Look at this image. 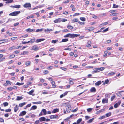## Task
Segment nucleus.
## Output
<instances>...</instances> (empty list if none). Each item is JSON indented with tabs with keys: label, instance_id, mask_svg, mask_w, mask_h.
<instances>
[{
	"label": "nucleus",
	"instance_id": "9",
	"mask_svg": "<svg viewBox=\"0 0 124 124\" xmlns=\"http://www.w3.org/2000/svg\"><path fill=\"white\" fill-rule=\"evenodd\" d=\"M26 113V112L25 111H23L21 113H20L19 115V116H21L25 115Z\"/></svg>",
	"mask_w": 124,
	"mask_h": 124
},
{
	"label": "nucleus",
	"instance_id": "15",
	"mask_svg": "<svg viewBox=\"0 0 124 124\" xmlns=\"http://www.w3.org/2000/svg\"><path fill=\"white\" fill-rule=\"evenodd\" d=\"M45 39H37L35 41V42L37 43L41 41H44Z\"/></svg>",
	"mask_w": 124,
	"mask_h": 124
},
{
	"label": "nucleus",
	"instance_id": "54",
	"mask_svg": "<svg viewBox=\"0 0 124 124\" xmlns=\"http://www.w3.org/2000/svg\"><path fill=\"white\" fill-rule=\"evenodd\" d=\"M115 95H114L111 97V101H112V100L115 98Z\"/></svg>",
	"mask_w": 124,
	"mask_h": 124
},
{
	"label": "nucleus",
	"instance_id": "35",
	"mask_svg": "<svg viewBox=\"0 0 124 124\" xmlns=\"http://www.w3.org/2000/svg\"><path fill=\"white\" fill-rule=\"evenodd\" d=\"M28 53V52L27 51H24L23 53H21L20 54L21 55H23L27 54Z\"/></svg>",
	"mask_w": 124,
	"mask_h": 124
},
{
	"label": "nucleus",
	"instance_id": "4",
	"mask_svg": "<svg viewBox=\"0 0 124 124\" xmlns=\"http://www.w3.org/2000/svg\"><path fill=\"white\" fill-rule=\"evenodd\" d=\"M23 6L25 8H31V5L30 3H26L23 5Z\"/></svg>",
	"mask_w": 124,
	"mask_h": 124
},
{
	"label": "nucleus",
	"instance_id": "39",
	"mask_svg": "<svg viewBox=\"0 0 124 124\" xmlns=\"http://www.w3.org/2000/svg\"><path fill=\"white\" fill-rule=\"evenodd\" d=\"M35 41V38L31 39L30 40V43H33Z\"/></svg>",
	"mask_w": 124,
	"mask_h": 124
},
{
	"label": "nucleus",
	"instance_id": "13",
	"mask_svg": "<svg viewBox=\"0 0 124 124\" xmlns=\"http://www.w3.org/2000/svg\"><path fill=\"white\" fill-rule=\"evenodd\" d=\"M108 102L107 99H103L102 100V103H107Z\"/></svg>",
	"mask_w": 124,
	"mask_h": 124
},
{
	"label": "nucleus",
	"instance_id": "6",
	"mask_svg": "<svg viewBox=\"0 0 124 124\" xmlns=\"http://www.w3.org/2000/svg\"><path fill=\"white\" fill-rule=\"evenodd\" d=\"M32 49L35 51H36L39 50V48L36 45H34L32 47Z\"/></svg>",
	"mask_w": 124,
	"mask_h": 124
},
{
	"label": "nucleus",
	"instance_id": "61",
	"mask_svg": "<svg viewBox=\"0 0 124 124\" xmlns=\"http://www.w3.org/2000/svg\"><path fill=\"white\" fill-rule=\"evenodd\" d=\"M62 70H64V71H66V70H67V69L65 68H64V67H60V68Z\"/></svg>",
	"mask_w": 124,
	"mask_h": 124
},
{
	"label": "nucleus",
	"instance_id": "49",
	"mask_svg": "<svg viewBox=\"0 0 124 124\" xmlns=\"http://www.w3.org/2000/svg\"><path fill=\"white\" fill-rule=\"evenodd\" d=\"M105 116L104 115L102 116H101L99 118V119H102L105 118Z\"/></svg>",
	"mask_w": 124,
	"mask_h": 124
},
{
	"label": "nucleus",
	"instance_id": "17",
	"mask_svg": "<svg viewBox=\"0 0 124 124\" xmlns=\"http://www.w3.org/2000/svg\"><path fill=\"white\" fill-rule=\"evenodd\" d=\"M35 29H31L30 28H28L26 30V31L27 32H31L33 31H34Z\"/></svg>",
	"mask_w": 124,
	"mask_h": 124
},
{
	"label": "nucleus",
	"instance_id": "20",
	"mask_svg": "<svg viewBox=\"0 0 124 124\" xmlns=\"http://www.w3.org/2000/svg\"><path fill=\"white\" fill-rule=\"evenodd\" d=\"M4 1H7L5 2L6 4L11 3L13 2V0H4Z\"/></svg>",
	"mask_w": 124,
	"mask_h": 124
},
{
	"label": "nucleus",
	"instance_id": "51",
	"mask_svg": "<svg viewBox=\"0 0 124 124\" xmlns=\"http://www.w3.org/2000/svg\"><path fill=\"white\" fill-rule=\"evenodd\" d=\"M108 28H107L105 29L103 31H102V32H106L107 31H108Z\"/></svg>",
	"mask_w": 124,
	"mask_h": 124
},
{
	"label": "nucleus",
	"instance_id": "56",
	"mask_svg": "<svg viewBox=\"0 0 124 124\" xmlns=\"http://www.w3.org/2000/svg\"><path fill=\"white\" fill-rule=\"evenodd\" d=\"M116 94L117 95L119 96H120L121 95V93L120 92L117 93Z\"/></svg>",
	"mask_w": 124,
	"mask_h": 124
},
{
	"label": "nucleus",
	"instance_id": "8",
	"mask_svg": "<svg viewBox=\"0 0 124 124\" xmlns=\"http://www.w3.org/2000/svg\"><path fill=\"white\" fill-rule=\"evenodd\" d=\"M90 91V92L94 93L96 91V89L94 87H92L91 88Z\"/></svg>",
	"mask_w": 124,
	"mask_h": 124
},
{
	"label": "nucleus",
	"instance_id": "1",
	"mask_svg": "<svg viewBox=\"0 0 124 124\" xmlns=\"http://www.w3.org/2000/svg\"><path fill=\"white\" fill-rule=\"evenodd\" d=\"M80 36L79 35L76 34H74L68 33L64 36L65 38L69 37L70 38H73L75 37H77Z\"/></svg>",
	"mask_w": 124,
	"mask_h": 124
},
{
	"label": "nucleus",
	"instance_id": "43",
	"mask_svg": "<svg viewBox=\"0 0 124 124\" xmlns=\"http://www.w3.org/2000/svg\"><path fill=\"white\" fill-rule=\"evenodd\" d=\"M30 63H31L29 61H27L25 63V65L26 66H28L30 64Z\"/></svg>",
	"mask_w": 124,
	"mask_h": 124
},
{
	"label": "nucleus",
	"instance_id": "7",
	"mask_svg": "<svg viewBox=\"0 0 124 124\" xmlns=\"http://www.w3.org/2000/svg\"><path fill=\"white\" fill-rule=\"evenodd\" d=\"M91 41H88L87 43V44L86 45L87 47L88 48H91Z\"/></svg>",
	"mask_w": 124,
	"mask_h": 124
},
{
	"label": "nucleus",
	"instance_id": "31",
	"mask_svg": "<svg viewBox=\"0 0 124 124\" xmlns=\"http://www.w3.org/2000/svg\"><path fill=\"white\" fill-rule=\"evenodd\" d=\"M73 22H78L79 21L78 19V18H74L72 20Z\"/></svg>",
	"mask_w": 124,
	"mask_h": 124
},
{
	"label": "nucleus",
	"instance_id": "42",
	"mask_svg": "<svg viewBox=\"0 0 124 124\" xmlns=\"http://www.w3.org/2000/svg\"><path fill=\"white\" fill-rule=\"evenodd\" d=\"M24 83H19V82H17V83L16 84V85H22L24 84Z\"/></svg>",
	"mask_w": 124,
	"mask_h": 124
},
{
	"label": "nucleus",
	"instance_id": "40",
	"mask_svg": "<svg viewBox=\"0 0 124 124\" xmlns=\"http://www.w3.org/2000/svg\"><path fill=\"white\" fill-rule=\"evenodd\" d=\"M82 119L81 118H80L79 119L77 122V123L78 124L80 123V122L82 121Z\"/></svg>",
	"mask_w": 124,
	"mask_h": 124
},
{
	"label": "nucleus",
	"instance_id": "32",
	"mask_svg": "<svg viewBox=\"0 0 124 124\" xmlns=\"http://www.w3.org/2000/svg\"><path fill=\"white\" fill-rule=\"evenodd\" d=\"M34 92V90H32L29 92L28 93L29 95H31Z\"/></svg>",
	"mask_w": 124,
	"mask_h": 124
},
{
	"label": "nucleus",
	"instance_id": "10",
	"mask_svg": "<svg viewBox=\"0 0 124 124\" xmlns=\"http://www.w3.org/2000/svg\"><path fill=\"white\" fill-rule=\"evenodd\" d=\"M10 6L11 7L16 8H20L21 7V6L20 5H16L14 6Z\"/></svg>",
	"mask_w": 124,
	"mask_h": 124
},
{
	"label": "nucleus",
	"instance_id": "5",
	"mask_svg": "<svg viewBox=\"0 0 124 124\" xmlns=\"http://www.w3.org/2000/svg\"><path fill=\"white\" fill-rule=\"evenodd\" d=\"M95 28L94 27H89L88 28L86 29V31H91L94 30Z\"/></svg>",
	"mask_w": 124,
	"mask_h": 124
},
{
	"label": "nucleus",
	"instance_id": "53",
	"mask_svg": "<svg viewBox=\"0 0 124 124\" xmlns=\"http://www.w3.org/2000/svg\"><path fill=\"white\" fill-rule=\"evenodd\" d=\"M58 41V40H53L51 42L52 43L55 44L56 43V42H57Z\"/></svg>",
	"mask_w": 124,
	"mask_h": 124
},
{
	"label": "nucleus",
	"instance_id": "25",
	"mask_svg": "<svg viewBox=\"0 0 124 124\" xmlns=\"http://www.w3.org/2000/svg\"><path fill=\"white\" fill-rule=\"evenodd\" d=\"M55 82L54 81H52L51 82V84H52V88H54L56 87V85H55Z\"/></svg>",
	"mask_w": 124,
	"mask_h": 124
},
{
	"label": "nucleus",
	"instance_id": "19",
	"mask_svg": "<svg viewBox=\"0 0 124 124\" xmlns=\"http://www.w3.org/2000/svg\"><path fill=\"white\" fill-rule=\"evenodd\" d=\"M45 30V32H48L50 31H53V30L51 29H44Z\"/></svg>",
	"mask_w": 124,
	"mask_h": 124
},
{
	"label": "nucleus",
	"instance_id": "30",
	"mask_svg": "<svg viewBox=\"0 0 124 124\" xmlns=\"http://www.w3.org/2000/svg\"><path fill=\"white\" fill-rule=\"evenodd\" d=\"M17 99H16V100H20L22 99L23 98L22 96H17Z\"/></svg>",
	"mask_w": 124,
	"mask_h": 124
},
{
	"label": "nucleus",
	"instance_id": "24",
	"mask_svg": "<svg viewBox=\"0 0 124 124\" xmlns=\"http://www.w3.org/2000/svg\"><path fill=\"white\" fill-rule=\"evenodd\" d=\"M116 73V72H115L110 73L108 74V75L109 76H111L112 75H114V74H115Z\"/></svg>",
	"mask_w": 124,
	"mask_h": 124
},
{
	"label": "nucleus",
	"instance_id": "11",
	"mask_svg": "<svg viewBox=\"0 0 124 124\" xmlns=\"http://www.w3.org/2000/svg\"><path fill=\"white\" fill-rule=\"evenodd\" d=\"M18 110V106L17 105H16L15 107L14 108V111L15 112H16L17 110Z\"/></svg>",
	"mask_w": 124,
	"mask_h": 124
},
{
	"label": "nucleus",
	"instance_id": "16",
	"mask_svg": "<svg viewBox=\"0 0 124 124\" xmlns=\"http://www.w3.org/2000/svg\"><path fill=\"white\" fill-rule=\"evenodd\" d=\"M59 109L58 108H56L53 109L52 112V113H55L59 112Z\"/></svg>",
	"mask_w": 124,
	"mask_h": 124
},
{
	"label": "nucleus",
	"instance_id": "18",
	"mask_svg": "<svg viewBox=\"0 0 124 124\" xmlns=\"http://www.w3.org/2000/svg\"><path fill=\"white\" fill-rule=\"evenodd\" d=\"M46 118L44 117H40L39 118V120L40 122H42L45 121Z\"/></svg>",
	"mask_w": 124,
	"mask_h": 124
},
{
	"label": "nucleus",
	"instance_id": "26",
	"mask_svg": "<svg viewBox=\"0 0 124 124\" xmlns=\"http://www.w3.org/2000/svg\"><path fill=\"white\" fill-rule=\"evenodd\" d=\"M68 39L67 38V39H63L61 42H66L67 41H68Z\"/></svg>",
	"mask_w": 124,
	"mask_h": 124
},
{
	"label": "nucleus",
	"instance_id": "57",
	"mask_svg": "<svg viewBox=\"0 0 124 124\" xmlns=\"http://www.w3.org/2000/svg\"><path fill=\"white\" fill-rule=\"evenodd\" d=\"M119 106L117 104V103H116L114 105V107L115 108H117Z\"/></svg>",
	"mask_w": 124,
	"mask_h": 124
},
{
	"label": "nucleus",
	"instance_id": "37",
	"mask_svg": "<svg viewBox=\"0 0 124 124\" xmlns=\"http://www.w3.org/2000/svg\"><path fill=\"white\" fill-rule=\"evenodd\" d=\"M16 49V47L15 46H13L12 47H10L9 48V50H12L13 49Z\"/></svg>",
	"mask_w": 124,
	"mask_h": 124
},
{
	"label": "nucleus",
	"instance_id": "47",
	"mask_svg": "<svg viewBox=\"0 0 124 124\" xmlns=\"http://www.w3.org/2000/svg\"><path fill=\"white\" fill-rule=\"evenodd\" d=\"M12 19L11 18H9L8 19V21L6 22V23H7L9 22H11L12 21Z\"/></svg>",
	"mask_w": 124,
	"mask_h": 124
},
{
	"label": "nucleus",
	"instance_id": "60",
	"mask_svg": "<svg viewBox=\"0 0 124 124\" xmlns=\"http://www.w3.org/2000/svg\"><path fill=\"white\" fill-rule=\"evenodd\" d=\"M7 89L8 90L12 91L13 89L12 87H10L7 88Z\"/></svg>",
	"mask_w": 124,
	"mask_h": 124
},
{
	"label": "nucleus",
	"instance_id": "3",
	"mask_svg": "<svg viewBox=\"0 0 124 124\" xmlns=\"http://www.w3.org/2000/svg\"><path fill=\"white\" fill-rule=\"evenodd\" d=\"M66 111L68 112H69L71 109V108L70 105L69 103L66 106Z\"/></svg>",
	"mask_w": 124,
	"mask_h": 124
},
{
	"label": "nucleus",
	"instance_id": "44",
	"mask_svg": "<svg viewBox=\"0 0 124 124\" xmlns=\"http://www.w3.org/2000/svg\"><path fill=\"white\" fill-rule=\"evenodd\" d=\"M118 6H119L117 5L113 4V8H118Z\"/></svg>",
	"mask_w": 124,
	"mask_h": 124
},
{
	"label": "nucleus",
	"instance_id": "14",
	"mask_svg": "<svg viewBox=\"0 0 124 124\" xmlns=\"http://www.w3.org/2000/svg\"><path fill=\"white\" fill-rule=\"evenodd\" d=\"M54 22L56 23H60L61 22V18L57 19L53 21Z\"/></svg>",
	"mask_w": 124,
	"mask_h": 124
},
{
	"label": "nucleus",
	"instance_id": "36",
	"mask_svg": "<svg viewBox=\"0 0 124 124\" xmlns=\"http://www.w3.org/2000/svg\"><path fill=\"white\" fill-rule=\"evenodd\" d=\"M67 28L70 30L72 29H73V26L70 25H69L67 26Z\"/></svg>",
	"mask_w": 124,
	"mask_h": 124
},
{
	"label": "nucleus",
	"instance_id": "52",
	"mask_svg": "<svg viewBox=\"0 0 124 124\" xmlns=\"http://www.w3.org/2000/svg\"><path fill=\"white\" fill-rule=\"evenodd\" d=\"M80 19L82 21H85V18L84 17H80Z\"/></svg>",
	"mask_w": 124,
	"mask_h": 124
},
{
	"label": "nucleus",
	"instance_id": "55",
	"mask_svg": "<svg viewBox=\"0 0 124 124\" xmlns=\"http://www.w3.org/2000/svg\"><path fill=\"white\" fill-rule=\"evenodd\" d=\"M17 37H13L11 38V39L12 40H14L16 39Z\"/></svg>",
	"mask_w": 124,
	"mask_h": 124
},
{
	"label": "nucleus",
	"instance_id": "38",
	"mask_svg": "<svg viewBox=\"0 0 124 124\" xmlns=\"http://www.w3.org/2000/svg\"><path fill=\"white\" fill-rule=\"evenodd\" d=\"M32 103L33 104H41L42 102L41 101H38L37 102H32Z\"/></svg>",
	"mask_w": 124,
	"mask_h": 124
},
{
	"label": "nucleus",
	"instance_id": "62",
	"mask_svg": "<svg viewBox=\"0 0 124 124\" xmlns=\"http://www.w3.org/2000/svg\"><path fill=\"white\" fill-rule=\"evenodd\" d=\"M99 72V71L98 70H94L92 71V73L93 74H94V73H96Z\"/></svg>",
	"mask_w": 124,
	"mask_h": 124
},
{
	"label": "nucleus",
	"instance_id": "23",
	"mask_svg": "<svg viewBox=\"0 0 124 124\" xmlns=\"http://www.w3.org/2000/svg\"><path fill=\"white\" fill-rule=\"evenodd\" d=\"M94 118H93L92 119H90L89 120L87 121V123H92L93 121L94 120Z\"/></svg>",
	"mask_w": 124,
	"mask_h": 124
},
{
	"label": "nucleus",
	"instance_id": "58",
	"mask_svg": "<svg viewBox=\"0 0 124 124\" xmlns=\"http://www.w3.org/2000/svg\"><path fill=\"white\" fill-rule=\"evenodd\" d=\"M78 110V108H76V109H75L73 110H72V112H76V111H77Z\"/></svg>",
	"mask_w": 124,
	"mask_h": 124
},
{
	"label": "nucleus",
	"instance_id": "21",
	"mask_svg": "<svg viewBox=\"0 0 124 124\" xmlns=\"http://www.w3.org/2000/svg\"><path fill=\"white\" fill-rule=\"evenodd\" d=\"M104 67H101L100 68H96L95 69L98 70L100 71H102L104 70Z\"/></svg>",
	"mask_w": 124,
	"mask_h": 124
},
{
	"label": "nucleus",
	"instance_id": "2",
	"mask_svg": "<svg viewBox=\"0 0 124 124\" xmlns=\"http://www.w3.org/2000/svg\"><path fill=\"white\" fill-rule=\"evenodd\" d=\"M20 13V11H14L10 13L9 15L12 16H16L18 15Z\"/></svg>",
	"mask_w": 124,
	"mask_h": 124
},
{
	"label": "nucleus",
	"instance_id": "27",
	"mask_svg": "<svg viewBox=\"0 0 124 124\" xmlns=\"http://www.w3.org/2000/svg\"><path fill=\"white\" fill-rule=\"evenodd\" d=\"M42 111L43 112V114L44 115H46L47 114V111L45 109H43L42 110Z\"/></svg>",
	"mask_w": 124,
	"mask_h": 124
},
{
	"label": "nucleus",
	"instance_id": "59",
	"mask_svg": "<svg viewBox=\"0 0 124 124\" xmlns=\"http://www.w3.org/2000/svg\"><path fill=\"white\" fill-rule=\"evenodd\" d=\"M11 110L10 109H8L5 110V111L6 112H10L11 111Z\"/></svg>",
	"mask_w": 124,
	"mask_h": 124
},
{
	"label": "nucleus",
	"instance_id": "45",
	"mask_svg": "<svg viewBox=\"0 0 124 124\" xmlns=\"http://www.w3.org/2000/svg\"><path fill=\"white\" fill-rule=\"evenodd\" d=\"M67 21V19H66L62 18V19H61V22L62 21V22H65Z\"/></svg>",
	"mask_w": 124,
	"mask_h": 124
},
{
	"label": "nucleus",
	"instance_id": "28",
	"mask_svg": "<svg viewBox=\"0 0 124 124\" xmlns=\"http://www.w3.org/2000/svg\"><path fill=\"white\" fill-rule=\"evenodd\" d=\"M26 104V103L25 102H23L22 103H20L19 104V106L20 107H22L25 105Z\"/></svg>",
	"mask_w": 124,
	"mask_h": 124
},
{
	"label": "nucleus",
	"instance_id": "48",
	"mask_svg": "<svg viewBox=\"0 0 124 124\" xmlns=\"http://www.w3.org/2000/svg\"><path fill=\"white\" fill-rule=\"evenodd\" d=\"M4 106L5 107L7 106L8 105V103L7 102H5L3 103Z\"/></svg>",
	"mask_w": 124,
	"mask_h": 124
},
{
	"label": "nucleus",
	"instance_id": "22",
	"mask_svg": "<svg viewBox=\"0 0 124 124\" xmlns=\"http://www.w3.org/2000/svg\"><path fill=\"white\" fill-rule=\"evenodd\" d=\"M101 81H99L95 83V84L96 85L98 86L99 85L101 84Z\"/></svg>",
	"mask_w": 124,
	"mask_h": 124
},
{
	"label": "nucleus",
	"instance_id": "63",
	"mask_svg": "<svg viewBox=\"0 0 124 124\" xmlns=\"http://www.w3.org/2000/svg\"><path fill=\"white\" fill-rule=\"evenodd\" d=\"M69 83L71 84H74V82L72 80H70Z\"/></svg>",
	"mask_w": 124,
	"mask_h": 124
},
{
	"label": "nucleus",
	"instance_id": "12",
	"mask_svg": "<svg viewBox=\"0 0 124 124\" xmlns=\"http://www.w3.org/2000/svg\"><path fill=\"white\" fill-rule=\"evenodd\" d=\"M50 118L51 119L53 118H56L58 117L57 115H51L50 116Z\"/></svg>",
	"mask_w": 124,
	"mask_h": 124
},
{
	"label": "nucleus",
	"instance_id": "29",
	"mask_svg": "<svg viewBox=\"0 0 124 124\" xmlns=\"http://www.w3.org/2000/svg\"><path fill=\"white\" fill-rule=\"evenodd\" d=\"M37 108V107L36 106L34 105L32 107L31 109H30V110H35Z\"/></svg>",
	"mask_w": 124,
	"mask_h": 124
},
{
	"label": "nucleus",
	"instance_id": "41",
	"mask_svg": "<svg viewBox=\"0 0 124 124\" xmlns=\"http://www.w3.org/2000/svg\"><path fill=\"white\" fill-rule=\"evenodd\" d=\"M6 83L7 84V85H10L11 84L10 82L9 81H6Z\"/></svg>",
	"mask_w": 124,
	"mask_h": 124
},
{
	"label": "nucleus",
	"instance_id": "64",
	"mask_svg": "<svg viewBox=\"0 0 124 124\" xmlns=\"http://www.w3.org/2000/svg\"><path fill=\"white\" fill-rule=\"evenodd\" d=\"M19 23L18 22H17L16 23H15L14 24V26H16L18 25L19 24Z\"/></svg>",
	"mask_w": 124,
	"mask_h": 124
},
{
	"label": "nucleus",
	"instance_id": "33",
	"mask_svg": "<svg viewBox=\"0 0 124 124\" xmlns=\"http://www.w3.org/2000/svg\"><path fill=\"white\" fill-rule=\"evenodd\" d=\"M111 115V112H109L108 113H107L106 114V116L107 117H109Z\"/></svg>",
	"mask_w": 124,
	"mask_h": 124
},
{
	"label": "nucleus",
	"instance_id": "34",
	"mask_svg": "<svg viewBox=\"0 0 124 124\" xmlns=\"http://www.w3.org/2000/svg\"><path fill=\"white\" fill-rule=\"evenodd\" d=\"M44 29L42 28L40 29H37L36 31V32H37L40 31H41Z\"/></svg>",
	"mask_w": 124,
	"mask_h": 124
},
{
	"label": "nucleus",
	"instance_id": "50",
	"mask_svg": "<svg viewBox=\"0 0 124 124\" xmlns=\"http://www.w3.org/2000/svg\"><path fill=\"white\" fill-rule=\"evenodd\" d=\"M92 109V108H89L87 109V111L88 112H91Z\"/></svg>",
	"mask_w": 124,
	"mask_h": 124
},
{
	"label": "nucleus",
	"instance_id": "46",
	"mask_svg": "<svg viewBox=\"0 0 124 124\" xmlns=\"http://www.w3.org/2000/svg\"><path fill=\"white\" fill-rule=\"evenodd\" d=\"M15 55L13 54L11 55L9 57V58L10 59L14 58L15 56Z\"/></svg>",
	"mask_w": 124,
	"mask_h": 124
}]
</instances>
